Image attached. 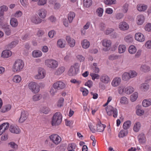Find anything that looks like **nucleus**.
I'll list each match as a JSON object with an SVG mask.
<instances>
[{"instance_id": "nucleus-29", "label": "nucleus", "mask_w": 151, "mask_h": 151, "mask_svg": "<svg viewBox=\"0 0 151 151\" xmlns=\"http://www.w3.org/2000/svg\"><path fill=\"white\" fill-rule=\"evenodd\" d=\"M81 44L83 48L86 49L89 47L90 43L87 40L84 39L81 42Z\"/></svg>"}, {"instance_id": "nucleus-23", "label": "nucleus", "mask_w": 151, "mask_h": 151, "mask_svg": "<svg viewBox=\"0 0 151 151\" xmlns=\"http://www.w3.org/2000/svg\"><path fill=\"white\" fill-rule=\"evenodd\" d=\"M12 55V52L9 50H6L3 51L1 53V56L4 58H8Z\"/></svg>"}, {"instance_id": "nucleus-35", "label": "nucleus", "mask_w": 151, "mask_h": 151, "mask_svg": "<svg viewBox=\"0 0 151 151\" xmlns=\"http://www.w3.org/2000/svg\"><path fill=\"white\" fill-rule=\"evenodd\" d=\"M134 91V88L131 86H129L125 88V92L127 94H130Z\"/></svg>"}, {"instance_id": "nucleus-58", "label": "nucleus", "mask_w": 151, "mask_h": 151, "mask_svg": "<svg viewBox=\"0 0 151 151\" xmlns=\"http://www.w3.org/2000/svg\"><path fill=\"white\" fill-rule=\"evenodd\" d=\"M115 0H104V3L106 4L109 5L115 3Z\"/></svg>"}, {"instance_id": "nucleus-37", "label": "nucleus", "mask_w": 151, "mask_h": 151, "mask_svg": "<svg viewBox=\"0 0 151 151\" xmlns=\"http://www.w3.org/2000/svg\"><path fill=\"white\" fill-rule=\"evenodd\" d=\"M124 40L126 42L129 43L133 42V39L132 35H128L125 37Z\"/></svg>"}, {"instance_id": "nucleus-12", "label": "nucleus", "mask_w": 151, "mask_h": 151, "mask_svg": "<svg viewBox=\"0 0 151 151\" xmlns=\"http://www.w3.org/2000/svg\"><path fill=\"white\" fill-rule=\"evenodd\" d=\"M135 38L136 40L140 42H143L145 40L144 36L141 33H136L135 35Z\"/></svg>"}, {"instance_id": "nucleus-22", "label": "nucleus", "mask_w": 151, "mask_h": 151, "mask_svg": "<svg viewBox=\"0 0 151 151\" xmlns=\"http://www.w3.org/2000/svg\"><path fill=\"white\" fill-rule=\"evenodd\" d=\"M145 20L144 16L142 15H139L137 18V23L139 25L143 24Z\"/></svg>"}, {"instance_id": "nucleus-25", "label": "nucleus", "mask_w": 151, "mask_h": 151, "mask_svg": "<svg viewBox=\"0 0 151 151\" xmlns=\"http://www.w3.org/2000/svg\"><path fill=\"white\" fill-rule=\"evenodd\" d=\"M65 68L63 66H61L58 68L55 72V74L57 75H61L65 71Z\"/></svg>"}, {"instance_id": "nucleus-8", "label": "nucleus", "mask_w": 151, "mask_h": 151, "mask_svg": "<svg viewBox=\"0 0 151 151\" xmlns=\"http://www.w3.org/2000/svg\"><path fill=\"white\" fill-rule=\"evenodd\" d=\"M52 87L58 90L62 89L65 88V85L63 82L60 81L54 83Z\"/></svg>"}, {"instance_id": "nucleus-14", "label": "nucleus", "mask_w": 151, "mask_h": 151, "mask_svg": "<svg viewBox=\"0 0 151 151\" xmlns=\"http://www.w3.org/2000/svg\"><path fill=\"white\" fill-rule=\"evenodd\" d=\"M9 130L12 133L16 134H19L20 132V130L18 126H14L12 125L10 127Z\"/></svg>"}, {"instance_id": "nucleus-36", "label": "nucleus", "mask_w": 151, "mask_h": 151, "mask_svg": "<svg viewBox=\"0 0 151 151\" xmlns=\"http://www.w3.org/2000/svg\"><path fill=\"white\" fill-rule=\"evenodd\" d=\"M126 47L123 45H120L118 47V51L119 53H122L124 52L126 50Z\"/></svg>"}, {"instance_id": "nucleus-39", "label": "nucleus", "mask_w": 151, "mask_h": 151, "mask_svg": "<svg viewBox=\"0 0 151 151\" xmlns=\"http://www.w3.org/2000/svg\"><path fill=\"white\" fill-rule=\"evenodd\" d=\"M136 51L135 47L133 45H131L129 47V52L130 54H134L136 52Z\"/></svg>"}, {"instance_id": "nucleus-20", "label": "nucleus", "mask_w": 151, "mask_h": 151, "mask_svg": "<svg viewBox=\"0 0 151 151\" xmlns=\"http://www.w3.org/2000/svg\"><path fill=\"white\" fill-rule=\"evenodd\" d=\"M119 27L121 30H125L128 29L129 25L125 22H122L119 23Z\"/></svg>"}, {"instance_id": "nucleus-10", "label": "nucleus", "mask_w": 151, "mask_h": 151, "mask_svg": "<svg viewBox=\"0 0 151 151\" xmlns=\"http://www.w3.org/2000/svg\"><path fill=\"white\" fill-rule=\"evenodd\" d=\"M45 73L44 72V69L40 68L39 69L38 74L35 76V77L36 79H42L45 77Z\"/></svg>"}, {"instance_id": "nucleus-7", "label": "nucleus", "mask_w": 151, "mask_h": 151, "mask_svg": "<svg viewBox=\"0 0 151 151\" xmlns=\"http://www.w3.org/2000/svg\"><path fill=\"white\" fill-rule=\"evenodd\" d=\"M49 138L55 144L58 145L61 140V138L57 134H53L50 136Z\"/></svg>"}, {"instance_id": "nucleus-31", "label": "nucleus", "mask_w": 151, "mask_h": 151, "mask_svg": "<svg viewBox=\"0 0 151 151\" xmlns=\"http://www.w3.org/2000/svg\"><path fill=\"white\" fill-rule=\"evenodd\" d=\"M75 16V13L73 12H70L68 14V19L70 23H71L73 18Z\"/></svg>"}, {"instance_id": "nucleus-1", "label": "nucleus", "mask_w": 151, "mask_h": 151, "mask_svg": "<svg viewBox=\"0 0 151 151\" xmlns=\"http://www.w3.org/2000/svg\"><path fill=\"white\" fill-rule=\"evenodd\" d=\"M62 116L59 112L55 113L53 116L50 122L52 126H56L60 124L62 121Z\"/></svg>"}, {"instance_id": "nucleus-47", "label": "nucleus", "mask_w": 151, "mask_h": 151, "mask_svg": "<svg viewBox=\"0 0 151 151\" xmlns=\"http://www.w3.org/2000/svg\"><path fill=\"white\" fill-rule=\"evenodd\" d=\"M21 80V78L20 76L19 75L15 76L13 79V81L16 83H19L20 82Z\"/></svg>"}, {"instance_id": "nucleus-54", "label": "nucleus", "mask_w": 151, "mask_h": 151, "mask_svg": "<svg viewBox=\"0 0 151 151\" xmlns=\"http://www.w3.org/2000/svg\"><path fill=\"white\" fill-rule=\"evenodd\" d=\"M120 102L122 104H127L128 103L127 98L125 96L122 97L120 99Z\"/></svg>"}, {"instance_id": "nucleus-3", "label": "nucleus", "mask_w": 151, "mask_h": 151, "mask_svg": "<svg viewBox=\"0 0 151 151\" xmlns=\"http://www.w3.org/2000/svg\"><path fill=\"white\" fill-rule=\"evenodd\" d=\"M24 67V63L21 60H16L13 67L14 72H19Z\"/></svg>"}, {"instance_id": "nucleus-46", "label": "nucleus", "mask_w": 151, "mask_h": 151, "mask_svg": "<svg viewBox=\"0 0 151 151\" xmlns=\"http://www.w3.org/2000/svg\"><path fill=\"white\" fill-rule=\"evenodd\" d=\"M150 101L146 100H144L142 102V106L144 107H147L151 105Z\"/></svg>"}, {"instance_id": "nucleus-6", "label": "nucleus", "mask_w": 151, "mask_h": 151, "mask_svg": "<svg viewBox=\"0 0 151 151\" xmlns=\"http://www.w3.org/2000/svg\"><path fill=\"white\" fill-rule=\"evenodd\" d=\"M28 86L29 89L34 93H38L40 90L39 86L35 82H30L28 85Z\"/></svg>"}, {"instance_id": "nucleus-50", "label": "nucleus", "mask_w": 151, "mask_h": 151, "mask_svg": "<svg viewBox=\"0 0 151 151\" xmlns=\"http://www.w3.org/2000/svg\"><path fill=\"white\" fill-rule=\"evenodd\" d=\"M90 75L92 77V78L93 80H94L96 79H99L100 77L99 74L94 73H91Z\"/></svg>"}, {"instance_id": "nucleus-26", "label": "nucleus", "mask_w": 151, "mask_h": 151, "mask_svg": "<svg viewBox=\"0 0 151 151\" xmlns=\"http://www.w3.org/2000/svg\"><path fill=\"white\" fill-rule=\"evenodd\" d=\"M128 131L126 129L122 130L119 132L118 137L120 138H122L126 136L128 134Z\"/></svg>"}, {"instance_id": "nucleus-60", "label": "nucleus", "mask_w": 151, "mask_h": 151, "mask_svg": "<svg viewBox=\"0 0 151 151\" xmlns=\"http://www.w3.org/2000/svg\"><path fill=\"white\" fill-rule=\"evenodd\" d=\"M129 76L131 78H134L137 76V73L134 71H131L129 73Z\"/></svg>"}, {"instance_id": "nucleus-16", "label": "nucleus", "mask_w": 151, "mask_h": 151, "mask_svg": "<svg viewBox=\"0 0 151 151\" xmlns=\"http://www.w3.org/2000/svg\"><path fill=\"white\" fill-rule=\"evenodd\" d=\"M121 82V78L119 77H116L112 81L111 84L114 87L118 86Z\"/></svg>"}, {"instance_id": "nucleus-40", "label": "nucleus", "mask_w": 151, "mask_h": 151, "mask_svg": "<svg viewBox=\"0 0 151 151\" xmlns=\"http://www.w3.org/2000/svg\"><path fill=\"white\" fill-rule=\"evenodd\" d=\"M84 5L86 7L90 6L92 4L91 0H83Z\"/></svg>"}, {"instance_id": "nucleus-15", "label": "nucleus", "mask_w": 151, "mask_h": 151, "mask_svg": "<svg viewBox=\"0 0 151 151\" xmlns=\"http://www.w3.org/2000/svg\"><path fill=\"white\" fill-rule=\"evenodd\" d=\"M66 40L68 42L69 45L71 47H73L75 45V41L72 38H71L69 36H67L66 37Z\"/></svg>"}, {"instance_id": "nucleus-33", "label": "nucleus", "mask_w": 151, "mask_h": 151, "mask_svg": "<svg viewBox=\"0 0 151 151\" xmlns=\"http://www.w3.org/2000/svg\"><path fill=\"white\" fill-rule=\"evenodd\" d=\"M137 108L136 111L137 114L139 116H141L143 115L144 113V111L141 109L140 106L139 105L137 106Z\"/></svg>"}, {"instance_id": "nucleus-48", "label": "nucleus", "mask_w": 151, "mask_h": 151, "mask_svg": "<svg viewBox=\"0 0 151 151\" xmlns=\"http://www.w3.org/2000/svg\"><path fill=\"white\" fill-rule=\"evenodd\" d=\"M18 42L17 41H13L12 42L8 45V48L11 49L12 48L15 47L16 45L18 43Z\"/></svg>"}, {"instance_id": "nucleus-21", "label": "nucleus", "mask_w": 151, "mask_h": 151, "mask_svg": "<svg viewBox=\"0 0 151 151\" xmlns=\"http://www.w3.org/2000/svg\"><path fill=\"white\" fill-rule=\"evenodd\" d=\"M138 138L139 143L144 144L145 142L146 138L143 133H142L139 134L138 136Z\"/></svg>"}, {"instance_id": "nucleus-9", "label": "nucleus", "mask_w": 151, "mask_h": 151, "mask_svg": "<svg viewBox=\"0 0 151 151\" xmlns=\"http://www.w3.org/2000/svg\"><path fill=\"white\" fill-rule=\"evenodd\" d=\"M28 114L27 112L25 111H23L21 112L20 117L19 120L20 123L23 122L27 118Z\"/></svg>"}, {"instance_id": "nucleus-28", "label": "nucleus", "mask_w": 151, "mask_h": 151, "mask_svg": "<svg viewBox=\"0 0 151 151\" xmlns=\"http://www.w3.org/2000/svg\"><path fill=\"white\" fill-rule=\"evenodd\" d=\"M39 16L42 18H45L46 15V11L44 9L39 10L38 13Z\"/></svg>"}, {"instance_id": "nucleus-24", "label": "nucleus", "mask_w": 151, "mask_h": 151, "mask_svg": "<svg viewBox=\"0 0 151 151\" xmlns=\"http://www.w3.org/2000/svg\"><path fill=\"white\" fill-rule=\"evenodd\" d=\"M57 45L60 48H64L65 46V42L63 39H59L57 41Z\"/></svg>"}, {"instance_id": "nucleus-59", "label": "nucleus", "mask_w": 151, "mask_h": 151, "mask_svg": "<svg viewBox=\"0 0 151 151\" xmlns=\"http://www.w3.org/2000/svg\"><path fill=\"white\" fill-rule=\"evenodd\" d=\"M58 89L55 88L54 87H52L51 88L50 92L51 94L53 96L57 92Z\"/></svg>"}, {"instance_id": "nucleus-30", "label": "nucleus", "mask_w": 151, "mask_h": 151, "mask_svg": "<svg viewBox=\"0 0 151 151\" xmlns=\"http://www.w3.org/2000/svg\"><path fill=\"white\" fill-rule=\"evenodd\" d=\"M147 8V5H145L142 4H139L137 5V9L139 11H144Z\"/></svg>"}, {"instance_id": "nucleus-52", "label": "nucleus", "mask_w": 151, "mask_h": 151, "mask_svg": "<svg viewBox=\"0 0 151 151\" xmlns=\"http://www.w3.org/2000/svg\"><path fill=\"white\" fill-rule=\"evenodd\" d=\"M42 98V96L40 95L37 94L34 95L32 97L34 101H36L40 100Z\"/></svg>"}, {"instance_id": "nucleus-11", "label": "nucleus", "mask_w": 151, "mask_h": 151, "mask_svg": "<svg viewBox=\"0 0 151 151\" xmlns=\"http://www.w3.org/2000/svg\"><path fill=\"white\" fill-rule=\"evenodd\" d=\"M9 126V124L8 122L3 123L0 125V135L8 129Z\"/></svg>"}, {"instance_id": "nucleus-45", "label": "nucleus", "mask_w": 151, "mask_h": 151, "mask_svg": "<svg viewBox=\"0 0 151 151\" xmlns=\"http://www.w3.org/2000/svg\"><path fill=\"white\" fill-rule=\"evenodd\" d=\"M8 9V7L5 5H3L0 7V13L1 14H3L4 15V12L6 11Z\"/></svg>"}, {"instance_id": "nucleus-19", "label": "nucleus", "mask_w": 151, "mask_h": 151, "mask_svg": "<svg viewBox=\"0 0 151 151\" xmlns=\"http://www.w3.org/2000/svg\"><path fill=\"white\" fill-rule=\"evenodd\" d=\"M31 21L33 23L35 24H38L40 23L42 20L40 19L38 16H32L31 18Z\"/></svg>"}, {"instance_id": "nucleus-42", "label": "nucleus", "mask_w": 151, "mask_h": 151, "mask_svg": "<svg viewBox=\"0 0 151 151\" xmlns=\"http://www.w3.org/2000/svg\"><path fill=\"white\" fill-rule=\"evenodd\" d=\"M50 110V109L48 107L44 106L41 109L40 111L44 114H47L48 113Z\"/></svg>"}, {"instance_id": "nucleus-61", "label": "nucleus", "mask_w": 151, "mask_h": 151, "mask_svg": "<svg viewBox=\"0 0 151 151\" xmlns=\"http://www.w3.org/2000/svg\"><path fill=\"white\" fill-rule=\"evenodd\" d=\"M118 57V56L117 55H111L109 56V59L111 60H113L117 59Z\"/></svg>"}, {"instance_id": "nucleus-44", "label": "nucleus", "mask_w": 151, "mask_h": 151, "mask_svg": "<svg viewBox=\"0 0 151 151\" xmlns=\"http://www.w3.org/2000/svg\"><path fill=\"white\" fill-rule=\"evenodd\" d=\"M32 55L34 57H40L42 55V53L40 51H37L33 52Z\"/></svg>"}, {"instance_id": "nucleus-13", "label": "nucleus", "mask_w": 151, "mask_h": 151, "mask_svg": "<svg viewBox=\"0 0 151 151\" xmlns=\"http://www.w3.org/2000/svg\"><path fill=\"white\" fill-rule=\"evenodd\" d=\"M111 41L109 40H104L102 42V45L106 47V49L104 48L105 51H107L109 50V48L111 45Z\"/></svg>"}, {"instance_id": "nucleus-2", "label": "nucleus", "mask_w": 151, "mask_h": 151, "mask_svg": "<svg viewBox=\"0 0 151 151\" xmlns=\"http://www.w3.org/2000/svg\"><path fill=\"white\" fill-rule=\"evenodd\" d=\"M106 110L108 116H111L113 115V116L114 118L117 117L118 115V111L116 108H114L111 105H109L106 108Z\"/></svg>"}, {"instance_id": "nucleus-32", "label": "nucleus", "mask_w": 151, "mask_h": 151, "mask_svg": "<svg viewBox=\"0 0 151 151\" xmlns=\"http://www.w3.org/2000/svg\"><path fill=\"white\" fill-rule=\"evenodd\" d=\"M149 87V84L147 83H145L141 84L140 88L142 91H145L148 89Z\"/></svg>"}, {"instance_id": "nucleus-62", "label": "nucleus", "mask_w": 151, "mask_h": 151, "mask_svg": "<svg viewBox=\"0 0 151 151\" xmlns=\"http://www.w3.org/2000/svg\"><path fill=\"white\" fill-rule=\"evenodd\" d=\"M114 31V29L112 28H108L105 32V34L108 35L112 33Z\"/></svg>"}, {"instance_id": "nucleus-43", "label": "nucleus", "mask_w": 151, "mask_h": 151, "mask_svg": "<svg viewBox=\"0 0 151 151\" xmlns=\"http://www.w3.org/2000/svg\"><path fill=\"white\" fill-rule=\"evenodd\" d=\"M150 67L145 65H142L141 68V70L145 72L149 71L150 70Z\"/></svg>"}, {"instance_id": "nucleus-17", "label": "nucleus", "mask_w": 151, "mask_h": 151, "mask_svg": "<svg viewBox=\"0 0 151 151\" xmlns=\"http://www.w3.org/2000/svg\"><path fill=\"white\" fill-rule=\"evenodd\" d=\"M100 80L101 82L105 83H107L109 81V77L106 74H103L100 77Z\"/></svg>"}, {"instance_id": "nucleus-63", "label": "nucleus", "mask_w": 151, "mask_h": 151, "mask_svg": "<svg viewBox=\"0 0 151 151\" xmlns=\"http://www.w3.org/2000/svg\"><path fill=\"white\" fill-rule=\"evenodd\" d=\"M10 27H7V28L4 30L5 34L8 36L10 35L11 33V30Z\"/></svg>"}, {"instance_id": "nucleus-5", "label": "nucleus", "mask_w": 151, "mask_h": 151, "mask_svg": "<svg viewBox=\"0 0 151 151\" xmlns=\"http://www.w3.org/2000/svg\"><path fill=\"white\" fill-rule=\"evenodd\" d=\"M45 64L47 67L52 69L56 68L58 66L57 61L51 59H48L45 61Z\"/></svg>"}, {"instance_id": "nucleus-57", "label": "nucleus", "mask_w": 151, "mask_h": 151, "mask_svg": "<svg viewBox=\"0 0 151 151\" xmlns=\"http://www.w3.org/2000/svg\"><path fill=\"white\" fill-rule=\"evenodd\" d=\"M0 26H1V28L3 29V30L7 28V27H10V26L6 22H3L2 24L0 25Z\"/></svg>"}, {"instance_id": "nucleus-53", "label": "nucleus", "mask_w": 151, "mask_h": 151, "mask_svg": "<svg viewBox=\"0 0 151 151\" xmlns=\"http://www.w3.org/2000/svg\"><path fill=\"white\" fill-rule=\"evenodd\" d=\"M103 9L101 8H98L96 10V12L98 16L101 17L103 13Z\"/></svg>"}, {"instance_id": "nucleus-51", "label": "nucleus", "mask_w": 151, "mask_h": 151, "mask_svg": "<svg viewBox=\"0 0 151 151\" xmlns=\"http://www.w3.org/2000/svg\"><path fill=\"white\" fill-rule=\"evenodd\" d=\"M8 144L12 148L17 149L18 148V145L14 142H11L9 143Z\"/></svg>"}, {"instance_id": "nucleus-27", "label": "nucleus", "mask_w": 151, "mask_h": 151, "mask_svg": "<svg viewBox=\"0 0 151 151\" xmlns=\"http://www.w3.org/2000/svg\"><path fill=\"white\" fill-rule=\"evenodd\" d=\"M10 23L12 27H16L18 24V22L16 19L15 18H12L10 20Z\"/></svg>"}, {"instance_id": "nucleus-4", "label": "nucleus", "mask_w": 151, "mask_h": 151, "mask_svg": "<svg viewBox=\"0 0 151 151\" xmlns=\"http://www.w3.org/2000/svg\"><path fill=\"white\" fill-rule=\"evenodd\" d=\"M79 64L78 63H75L70 67L68 72V75L70 76L76 75L79 71Z\"/></svg>"}, {"instance_id": "nucleus-38", "label": "nucleus", "mask_w": 151, "mask_h": 151, "mask_svg": "<svg viewBox=\"0 0 151 151\" xmlns=\"http://www.w3.org/2000/svg\"><path fill=\"white\" fill-rule=\"evenodd\" d=\"M129 73H124L122 76V79L123 80L127 81L130 78Z\"/></svg>"}, {"instance_id": "nucleus-18", "label": "nucleus", "mask_w": 151, "mask_h": 151, "mask_svg": "<svg viewBox=\"0 0 151 151\" xmlns=\"http://www.w3.org/2000/svg\"><path fill=\"white\" fill-rule=\"evenodd\" d=\"M105 127L106 125L102 124L101 121L99 120L97 125V130L99 132H102L104 130Z\"/></svg>"}, {"instance_id": "nucleus-56", "label": "nucleus", "mask_w": 151, "mask_h": 151, "mask_svg": "<svg viewBox=\"0 0 151 151\" xmlns=\"http://www.w3.org/2000/svg\"><path fill=\"white\" fill-rule=\"evenodd\" d=\"M64 101V99L63 98H61L58 100L57 106L58 107H61L63 105V103Z\"/></svg>"}, {"instance_id": "nucleus-49", "label": "nucleus", "mask_w": 151, "mask_h": 151, "mask_svg": "<svg viewBox=\"0 0 151 151\" xmlns=\"http://www.w3.org/2000/svg\"><path fill=\"white\" fill-rule=\"evenodd\" d=\"M138 97V93H137L135 92L133 95L130 96V100L132 101H135Z\"/></svg>"}, {"instance_id": "nucleus-55", "label": "nucleus", "mask_w": 151, "mask_h": 151, "mask_svg": "<svg viewBox=\"0 0 151 151\" xmlns=\"http://www.w3.org/2000/svg\"><path fill=\"white\" fill-rule=\"evenodd\" d=\"M80 91L82 92L83 96H86L88 93V90L86 88H81L80 89Z\"/></svg>"}, {"instance_id": "nucleus-34", "label": "nucleus", "mask_w": 151, "mask_h": 151, "mask_svg": "<svg viewBox=\"0 0 151 151\" xmlns=\"http://www.w3.org/2000/svg\"><path fill=\"white\" fill-rule=\"evenodd\" d=\"M131 124V121L129 120L125 122L123 126V128L124 129H129Z\"/></svg>"}, {"instance_id": "nucleus-64", "label": "nucleus", "mask_w": 151, "mask_h": 151, "mask_svg": "<svg viewBox=\"0 0 151 151\" xmlns=\"http://www.w3.org/2000/svg\"><path fill=\"white\" fill-rule=\"evenodd\" d=\"M145 29L148 32L151 31V23H148L145 26Z\"/></svg>"}, {"instance_id": "nucleus-41", "label": "nucleus", "mask_w": 151, "mask_h": 151, "mask_svg": "<svg viewBox=\"0 0 151 151\" xmlns=\"http://www.w3.org/2000/svg\"><path fill=\"white\" fill-rule=\"evenodd\" d=\"M140 127V124L139 122L136 123L134 124L133 129L135 132H137L139 131Z\"/></svg>"}]
</instances>
